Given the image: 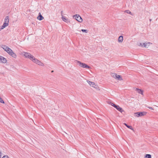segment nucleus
Masks as SVG:
<instances>
[{
  "label": "nucleus",
  "mask_w": 158,
  "mask_h": 158,
  "mask_svg": "<svg viewBox=\"0 0 158 158\" xmlns=\"http://www.w3.org/2000/svg\"><path fill=\"white\" fill-rule=\"evenodd\" d=\"M73 18L80 23L82 22L83 20L81 17L79 15H75L73 16Z\"/></svg>",
  "instance_id": "obj_5"
},
{
  "label": "nucleus",
  "mask_w": 158,
  "mask_h": 158,
  "mask_svg": "<svg viewBox=\"0 0 158 158\" xmlns=\"http://www.w3.org/2000/svg\"><path fill=\"white\" fill-rule=\"evenodd\" d=\"M123 41V37L122 36L119 37L118 39V41L119 43H122Z\"/></svg>",
  "instance_id": "obj_15"
},
{
  "label": "nucleus",
  "mask_w": 158,
  "mask_h": 158,
  "mask_svg": "<svg viewBox=\"0 0 158 158\" xmlns=\"http://www.w3.org/2000/svg\"><path fill=\"white\" fill-rule=\"evenodd\" d=\"M53 72V71H52V72Z\"/></svg>",
  "instance_id": "obj_28"
},
{
  "label": "nucleus",
  "mask_w": 158,
  "mask_h": 158,
  "mask_svg": "<svg viewBox=\"0 0 158 158\" xmlns=\"http://www.w3.org/2000/svg\"><path fill=\"white\" fill-rule=\"evenodd\" d=\"M145 158H152L150 154H146L145 156Z\"/></svg>",
  "instance_id": "obj_19"
},
{
  "label": "nucleus",
  "mask_w": 158,
  "mask_h": 158,
  "mask_svg": "<svg viewBox=\"0 0 158 158\" xmlns=\"http://www.w3.org/2000/svg\"><path fill=\"white\" fill-rule=\"evenodd\" d=\"M6 62V59L3 57L0 56V63H5Z\"/></svg>",
  "instance_id": "obj_11"
},
{
  "label": "nucleus",
  "mask_w": 158,
  "mask_h": 158,
  "mask_svg": "<svg viewBox=\"0 0 158 158\" xmlns=\"http://www.w3.org/2000/svg\"><path fill=\"white\" fill-rule=\"evenodd\" d=\"M63 11H61V19L62 20L67 23H70V21H69V19L68 18L66 17L65 16H64L62 15Z\"/></svg>",
  "instance_id": "obj_9"
},
{
  "label": "nucleus",
  "mask_w": 158,
  "mask_h": 158,
  "mask_svg": "<svg viewBox=\"0 0 158 158\" xmlns=\"http://www.w3.org/2000/svg\"><path fill=\"white\" fill-rule=\"evenodd\" d=\"M151 44L149 42H147L143 44L140 43V44L141 46L148 48Z\"/></svg>",
  "instance_id": "obj_10"
},
{
  "label": "nucleus",
  "mask_w": 158,
  "mask_h": 158,
  "mask_svg": "<svg viewBox=\"0 0 158 158\" xmlns=\"http://www.w3.org/2000/svg\"><path fill=\"white\" fill-rule=\"evenodd\" d=\"M124 124L127 127L128 126L127 124H126V123H124Z\"/></svg>",
  "instance_id": "obj_26"
},
{
  "label": "nucleus",
  "mask_w": 158,
  "mask_h": 158,
  "mask_svg": "<svg viewBox=\"0 0 158 158\" xmlns=\"http://www.w3.org/2000/svg\"><path fill=\"white\" fill-rule=\"evenodd\" d=\"M125 12L127 13H128V14H130L132 15V13H131V12L129 10H126L125 11Z\"/></svg>",
  "instance_id": "obj_20"
},
{
  "label": "nucleus",
  "mask_w": 158,
  "mask_h": 158,
  "mask_svg": "<svg viewBox=\"0 0 158 158\" xmlns=\"http://www.w3.org/2000/svg\"><path fill=\"white\" fill-rule=\"evenodd\" d=\"M86 81L91 86L93 87L98 90H100L98 85H96L94 82L90 81L89 80H87Z\"/></svg>",
  "instance_id": "obj_4"
},
{
  "label": "nucleus",
  "mask_w": 158,
  "mask_h": 158,
  "mask_svg": "<svg viewBox=\"0 0 158 158\" xmlns=\"http://www.w3.org/2000/svg\"><path fill=\"white\" fill-rule=\"evenodd\" d=\"M108 103L110 105L114 106V107H115V106H116V105H115V104H114L112 102H108Z\"/></svg>",
  "instance_id": "obj_18"
},
{
  "label": "nucleus",
  "mask_w": 158,
  "mask_h": 158,
  "mask_svg": "<svg viewBox=\"0 0 158 158\" xmlns=\"http://www.w3.org/2000/svg\"><path fill=\"white\" fill-rule=\"evenodd\" d=\"M1 47L12 57L15 58H16V55L10 48L8 47L7 46L5 45H2Z\"/></svg>",
  "instance_id": "obj_1"
},
{
  "label": "nucleus",
  "mask_w": 158,
  "mask_h": 158,
  "mask_svg": "<svg viewBox=\"0 0 158 158\" xmlns=\"http://www.w3.org/2000/svg\"><path fill=\"white\" fill-rule=\"evenodd\" d=\"M1 152L0 151V158L1 157Z\"/></svg>",
  "instance_id": "obj_27"
},
{
  "label": "nucleus",
  "mask_w": 158,
  "mask_h": 158,
  "mask_svg": "<svg viewBox=\"0 0 158 158\" xmlns=\"http://www.w3.org/2000/svg\"><path fill=\"white\" fill-rule=\"evenodd\" d=\"M2 158H9V157L8 156H3Z\"/></svg>",
  "instance_id": "obj_24"
},
{
  "label": "nucleus",
  "mask_w": 158,
  "mask_h": 158,
  "mask_svg": "<svg viewBox=\"0 0 158 158\" xmlns=\"http://www.w3.org/2000/svg\"><path fill=\"white\" fill-rule=\"evenodd\" d=\"M81 31L83 32H85L86 33H87L88 32V31H87V30H84V29H82L81 30Z\"/></svg>",
  "instance_id": "obj_23"
},
{
  "label": "nucleus",
  "mask_w": 158,
  "mask_h": 158,
  "mask_svg": "<svg viewBox=\"0 0 158 158\" xmlns=\"http://www.w3.org/2000/svg\"><path fill=\"white\" fill-rule=\"evenodd\" d=\"M77 64L80 67L82 68H88L89 69L90 68V67L85 64L82 63L78 60H77Z\"/></svg>",
  "instance_id": "obj_3"
},
{
  "label": "nucleus",
  "mask_w": 158,
  "mask_h": 158,
  "mask_svg": "<svg viewBox=\"0 0 158 158\" xmlns=\"http://www.w3.org/2000/svg\"><path fill=\"white\" fill-rule=\"evenodd\" d=\"M127 127L133 131L134 130L133 129L131 126L128 125Z\"/></svg>",
  "instance_id": "obj_22"
},
{
  "label": "nucleus",
  "mask_w": 158,
  "mask_h": 158,
  "mask_svg": "<svg viewBox=\"0 0 158 158\" xmlns=\"http://www.w3.org/2000/svg\"><path fill=\"white\" fill-rule=\"evenodd\" d=\"M9 16H6L4 19V23H7V24H9Z\"/></svg>",
  "instance_id": "obj_13"
},
{
  "label": "nucleus",
  "mask_w": 158,
  "mask_h": 158,
  "mask_svg": "<svg viewBox=\"0 0 158 158\" xmlns=\"http://www.w3.org/2000/svg\"><path fill=\"white\" fill-rule=\"evenodd\" d=\"M147 114V112H137L135 113V116L137 117L139 116H142L144 115H145Z\"/></svg>",
  "instance_id": "obj_8"
},
{
  "label": "nucleus",
  "mask_w": 158,
  "mask_h": 158,
  "mask_svg": "<svg viewBox=\"0 0 158 158\" xmlns=\"http://www.w3.org/2000/svg\"><path fill=\"white\" fill-rule=\"evenodd\" d=\"M135 90L138 93L142 95L143 94V91H142V90L136 88L135 89Z\"/></svg>",
  "instance_id": "obj_14"
},
{
  "label": "nucleus",
  "mask_w": 158,
  "mask_h": 158,
  "mask_svg": "<svg viewBox=\"0 0 158 158\" xmlns=\"http://www.w3.org/2000/svg\"><path fill=\"white\" fill-rule=\"evenodd\" d=\"M8 25V24L7 23H6L4 22L3 24V25L1 27V29H3L6 27Z\"/></svg>",
  "instance_id": "obj_17"
},
{
  "label": "nucleus",
  "mask_w": 158,
  "mask_h": 158,
  "mask_svg": "<svg viewBox=\"0 0 158 158\" xmlns=\"http://www.w3.org/2000/svg\"><path fill=\"white\" fill-rule=\"evenodd\" d=\"M32 61L33 62L41 66H44V65L43 63L41 62L40 61L38 60L37 59L35 58V57H34V58L33 60Z\"/></svg>",
  "instance_id": "obj_6"
},
{
  "label": "nucleus",
  "mask_w": 158,
  "mask_h": 158,
  "mask_svg": "<svg viewBox=\"0 0 158 158\" xmlns=\"http://www.w3.org/2000/svg\"><path fill=\"white\" fill-rule=\"evenodd\" d=\"M21 54L23 55L26 58L30 59L32 61L34 57L33 56L28 52H23L21 53Z\"/></svg>",
  "instance_id": "obj_2"
},
{
  "label": "nucleus",
  "mask_w": 158,
  "mask_h": 158,
  "mask_svg": "<svg viewBox=\"0 0 158 158\" xmlns=\"http://www.w3.org/2000/svg\"><path fill=\"white\" fill-rule=\"evenodd\" d=\"M37 19L40 20H41L44 19L43 17L41 15L40 13H39V15L37 17Z\"/></svg>",
  "instance_id": "obj_16"
},
{
  "label": "nucleus",
  "mask_w": 158,
  "mask_h": 158,
  "mask_svg": "<svg viewBox=\"0 0 158 158\" xmlns=\"http://www.w3.org/2000/svg\"><path fill=\"white\" fill-rule=\"evenodd\" d=\"M115 108H116L118 111H119L121 112H122L123 111L122 108L120 107L118 105L115 106Z\"/></svg>",
  "instance_id": "obj_12"
},
{
  "label": "nucleus",
  "mask_w": 158,
  "mask_h": 158,
  "mask_svg": "<svg viewBox=\"0 0 158 158\" xmlns=\"http://www.w3.org/2000/svg\"><path fill=\"white\" fill-rule=\"evenodd\" d=\"M149 108L150 109H151V110H153V108H152V107H149Z\"/></svg>",
  "instance_id": "obj_25"
},
{
  "label": "nucleus",
  "mask_w": 158,
  "mask_h": 158,
  "mask_svg": "<svg viewBox=\"0 0 158 158\" xmlns=\"http://www.w3.org/2000/svg\"><path fill=\"white\" fill-rule=\"evenodd\" d=\"M0 102L4 103V101L2 100V99L0 97Z\"/></svg>",
  "instance_id": "obj_21"
},
{
  "label": "nucleus",
  "mask_w": 158,
  "mask_h": 158,
  "mask_svg": "<svg viewBox=\"0 0 158 158\" xmlns=\"http://www.w3.org/2000/svg\"><path fill=\"white\" fill-rule=\"evenodd\" d=\"M112 76L114 78L118 80L121 81L123 80V79L121 76L117 75L116 73H113L112 74Z\"/></svg>",
  "instance_id": "obj_7"
}]
</instances>
